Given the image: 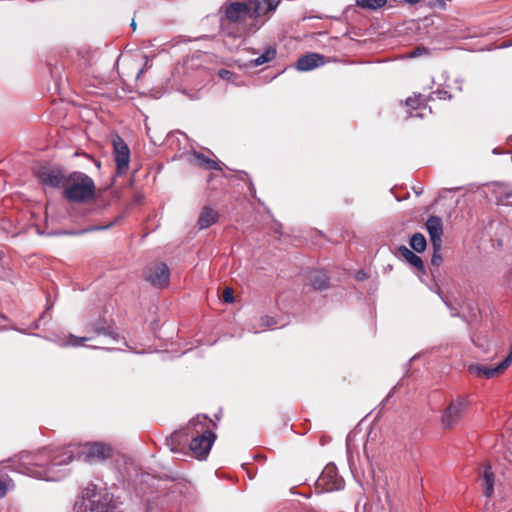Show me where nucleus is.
Instances as JSON below:
<instances>
[{
	"instance_id": "c756f323",
	"label": "nucleus",
	"mask_w": 512,
	"mask_h": 512,
	"mask_svg": "<svg viewBox=\"0 0 512 512\" xmlns=\"http://www.w3.org/2000/svg\"><path fill=\"white\" fill-rule=\"evenodd\" d=\"M435 94L441 100H446V99L452 98V95L448 91L443 90V89H438L437 91H435Z\"/></svg>"
},
{
	"instance_id": "79ce46f5",
	"label": "nucleus",
	"mask_w": 512,
	"mask_h": 512,
	"mask_svg": "<svg viewBox=\"0 0 512 512\" xmlns=\"http://www.w3.org/2000/svg\"><path fill=\"white\" fill-rule=\"evenodd\" d=\"M131 26L135 28L136 24L134 21H132Z\"/></svg>"
},
{
	"instance_id": "20e7f679",
	"label": "nucleus",
	"mask_w": 512,
	"mask_h": 512,
	"mask_svg": "<svg viewBox=\"0 0 512 512\" xmlns=\"http://www.w3.org/2000/svg\"><path fill=\"white\" fill-rule=\"evenodd\" d=\"M63 195L70 202H85L94 196L95 185L88 175L74 172L65 179Z\"/></svg>"
},
{
	"instance_id": "6e6552de",
	"label": "nucleus",
	"mask_w": 512,
	"mask_h": 512,
	"mask_svg": "<svg viewBox=\"0 0 512 512\" xmlns=\"http://www.w3.org/2000/svg\"><path fill=\"white\" fill-rule=\"evenodd\" d=\"M112 145L117 174H124L129 169L130 149L125 141L117 134L112 137Z\"/></svg>"
},
{
	"instance_id": "ddd939ff",
	"label": "nucleus",
	"mask_w": 512,
	"mask_h": 512,
	"mask_svg": "<svg viewBox=\"0 0 512 512\" xmlns=\"http://www.w3.org/2000/svg\"><path fill=\"white\" fill-rule=\"evenodd\" d=\"M86 458L88 460H104L112 454V447L101 442L90 443L85 448Z\"/></svg>"
},
{
	"instance_id": "a19ab883",
	"label": "nucleus",
	"mask_w": 512,
	"mask_h": 512,
	"mask_svg": "<svg viewBox=\"0 0 512 512\" xmlns=\"http://www.w3.org/2000/svg\"><path fill=\"white\" fill-rule=\"evenodd\" d=\"M6 317L3 314H0V321L5 320Z\"/></svg>"
},
{
	"instance_id": "dca6fc26",
	"label": "nucleus",
	"mask_w": 512,
	"mask_h": 512,
	"mask_svg": "<svg viewBox=\"0 0 512 512\" xmlns=\"http://www.w3.org/2000/svg\"><path fill=\"white\" fill-rule=\"evenodd\" d=\"M186 428L182 431H176L166 438V445L169 447L171 452L178 453L182 450L181 446L187 442Z\"/></svg>"
},
{
	"instance_id": "4be33fe9",
	"label": "nucleus",
	"mask_w": 512,
	"mask_h": 512,
	"mask_svg": "<svg viewBox=\"0 0 512 512\" xmlns=\"http://www.w3.org/2000/svg\"><path fill=\"white\" fill-rule=\"evenodd\" d=\"M426 245V239L423 234L415 233L412 235L410 239V246L414 251L421 253L425 250Z\"/></svg>"
},
{
	"instance_id": "f3484780",
	"label": "nucleus",
	"mask_w": 512,
	"mask_h": 512,
	"mask_svg": "<svg viewBox=\"0 0 512 512\" xmlns=\"http://www.w3.org/2000/svg\"><path fill=\"white\" fill-rule=\"evenodd\" d=\"M398 253L401 257H403L409 264L418 268L421 272H424V264L422 259L408 249L406 246L402 245L398 248Z\"/></svg>"
},
{
	"instance_id": "c85d7f7f",
	"label": "nucleus",
	"mask_w": 512,
	"mask_h": 512,
	"mask_svg": "<svg viewBox=\"0 0 512 512\" xmlns=\"http://www.w3.org/2000/svg\"><path fill=\"white\" fill-rule=\"evenodd\" d=\"M223 301L225 303H232L234 301L233 290L231 288H225L222 294Z\"/></svg>"
},
{
	"instance_id": "473e14b6",
	"label": "nucleus",
	"mask_w": 512,
	"mask_h": 512,
	"mask_svg": "<svg viewBox=\"0 0 512 512\" xmlns=\"http://www.w3.org/2000/svg\"><path fill=\"white\" fill-rule=\"evenodd\" d=\"M111 226H112V223H110L109 225L104 226V227L94 226V227H91L89 229H85V230L81 231L80 233H84V232H88V231H95V230H103V229H107V228H109Z\"/></svg>"
},
{
	"instance_id": "f257e3e1",
	"label": "nucleus",
	"mask_w": 512,
	"mask_h": 512,
	"mask_svg": "<svg viewBox=\"0 0 512 512\" xmlns=\"http://www.w3.org/2000/svg\"><path fill=\"white\" fill-rule=\"evenodd\" d=\"M279 0H226L221 8V30L225 36L240 38L245 33L243 22L276 10Z\"/></svg>"
},
{
	"instance_id": "cd10ccee",
	"label": "nucleus",
	"mask_w": 512,
	"mask_h": 512,
	"mask_svg": "<svg viewBox=\"0 0 512 512\" xmlns=\"http://www.w3.org/2000/svg\"><path fill=\"white\" fill-rule=\"evenodd\" d=\"M11 488H13L11 480H0V499L3 498Z\"/></svg>"
},
{
	"instance_id": "7ed1b4c3",
	"label": "nucleus",
	"mask_w": 512,
	"mask_h": 512,
	"mask_svg": "<svg viewBox=\"0 0 512 512\" xmlns=\"http://www.w3.org/2000/svg\"><path fill=\"white\" fill-rule=\"evenodd\" d=\"M208 421L211 422L206 415H197L186 427V436L192 437L189 448L198 459L208 456L216 439L215 433L208 429Z\"/></svg>"
},
{
	"instance_id": "aec40b11",
	"label": "nucleus",
	"mask_w": 512,
	"mask_h": 512,
	"mask_svg": "<svg viewBox=\"0 0 512 512\" xmlns=\"http://www.w3.org/2000/svg\"><path fill=\"white\" fill-rule=\"evenodd\" d=\"M481 480L485 496L491 497L494 492V474L490 466L485 467Z\"/></svg>"
},
{
	"instance_id": "a878e982",
	"label": "nucleus",
	"mask_w": 512,
	"mask_h": 512,
	"mask_svg": "<svg viewBox=\"0 0 512 512\" xmlns=\"http://www.w3.org/2000/svg\"><path fill=\"white\" fill-rule=\"evenodd\" d=\"M424 98L421 94L414 95V97L407 98L405 104L411 109H426V106H422Z\"/></svg>"
},
{
	"instance_id": "6ab92c4d",
	"label": "nucleus",
	"mask_w": 512,
	"mask_h": 512,
	"mask_svg": "<svg viewBox=\"0 0 512 512\" xmlns=\"http://www.w3.org/2000/svg\"><path fill=\"white\" fill-rule=\"evenodd\" d=\"M217 219L218 213L215 210L209 207H204L202 212L200 213L197 224L200 229H206L212 224H214L217 221Z\"/></svg>"
},
{
	"instance_id": "72a5a7b5",
	"label": "nucleus",
	"mask_w": 512,
	"mask_h": 512,
	"mask_svg": "<svg viewBox=\"0 0 512 512\" xmlns=\"http://www.w3.org/2000/svg\"><path fill=\"white\" fill-rule=\"evenodd\" d=\"M355 277L357 280L363 281L367 278V274L364 271L360 270L356 273Z\"/></svg>"
},
{
	"instance_id": "2eb2a0df",
	"label": "nucleus",
	"mask_w": 512,
	"mask_h": 512,
	"mask_svg": "<svg viewBox=\"0 0 512 512\" xmlns=\"http://www.w3.org/2000/svg\"><path fill=\"white\" fill-rule=\"evenodd\" d=\"M325 63L324 56L318 53H308L301 56L297 63L296 68L299 71H310Z\"/></svg>"
},
{
	"instance_id": "a211bd4d",
	"label": "nucleus",
	"mask_w": 512,
	"mask_h": 512,
	"mask_svg": "<svg viewBox=\"0 0 512 512\" xmlns=\"http://www.w3.org/2000/svg\"><path fill=\"white\" fill-rule=\"evenodd\" d=\"M308 279L316 290H323L328 287V276L322 270H313L309 273Z\"/></svg>"
},
{
	"instance_id": "58836bf2",
	"label": "nucleus",
	"mask_w": 512,
	"mask_h": 512,
	"mask_svg": "<svg viewBox=\"0 0 512 512\" xmlns=\"http://www.w3.org/2000/svg\"><path fill=\"white\" fill-rule=\"evenodd\" d=\"M143 72H144V68L140 69L139 72L137 73L136 78H139Z\"/></svg>"
},
{
	"instance_id": "9d476101",
	"label": "nucleus",
	"mask_w": 512,
	"mask_h": 512,
	"mask_svg": "<svg viewBox=\"0 0 512 512\" xmlns=\"http://www.w3.org/2000/svg\"><path fill=\"white\" fill-rule=\"evenodd\" d=\"M146 280L156 288L166 287L170 279V271L166 264L158 263L146 271Z\"/></svg>"
},
{
	"instance_id": "f704fd0d",
	"label": "nucleus",
	"mask_w": 512,
	"mask_h": 512,
	"mask_svg": "<svg viewBox=\"0 0 512 512\" xmlns=\"http://www.w3.org/2000/svg\"><path fill=\"white\" fill-rule=\"evenodd\" d=\"M249 191H250V194L255 197V194H256V189H255V186L252 182L249 183Z\"/></svg>"
},
{
	"instance_id": "bb28decb",
	"label": "nucleus",
	"mask_w": 512,
	"mask_h": 512,
	"mask_svg": "<svg viewBox=\"0 0 512 512\" xmlns=\"http://www.w3.org/2000/svg\"><path fill=\"white\" fill-rule=\"evenodd\" d=\"M433 247V254L431 257V265L438 268L440 264L442 263V256H441V247L442 243H439L438 246H432Z\"/></svg>"
},
{
	"instance_id": "412c9836",
	"label": "nucleus",
	"mask_w": 512,
	"mask_h": 512,
	"mask_svg": "<svg viewBox=\"0 0 512 512\" xmlns=\"http://www.w3.org/2000/svg\"><path fill=\"white\" fill-rule=\"evenodd\" d=\"M275 57H276V49L269 47L260 56H258L255 59L250 60L249 64L251 67H257V66H260V65H263L265 63L272 61Z\"/></svg>"
},
{
	"instance_id": "423d86ee",
	"label": "nucleus",
	"mask_w": 512,
	"mask_h": 512,
	"mask_svg": "<svg viewBox=\"0 0 512 512\" xmlns=\"http://www.w3.org/2000/svg\"><path fill=\"white\" fill-rule=\"evenodd\" d=\"M468 405V396H457L452 399L441 414L442 427L451 429L459 425L466 415Z\"/></svg>"
},
{
	"instance_id": "1a4fd4ad",
	"label": "nucleus",
	"mask_w": 512,
	"mask_h": 512,
	"mask_svg": "<svg viewBox=\"0 0 512 512\" xmlns=\"http://www.w3.org/2000/svg\"><path fill=\"white\" fill-rule=\"evenodd\" d=\"M318 482L319 485L323 486L327 491L340 490L344 486V481L338 475L337 468L333 464H329L323 469Z\"/></svg>"
},
{
	"instance_id": "4468645a",
	"label": "nucleus",
	"mask_w": 512,
	"mask_h": 512,
	"mask_svg": "<svg viewBox=\"0 0 512 512\" xmlns=\"http://www.w3.org/2000/svg\"><path fill=\"white\" fill-rule=\"evenodd\" d=\"M426 228L430 237L432 246H438L442 243L443 225L438 216L431 215L426 221Z\"/></svg>"
},
{
	"instance_id": "c9c22d12",
	"label": "nucleus",
	"mask_w": 512,
	"mask_h": 512,
	"mask_svg": "<svg viewBox=\"0 0 512 512\" xmlns=\"http://www.w3.org/2000/svg\"><path fill=\"white\" fill-rule=\"evenodd\" d=\"M403 1L407 4L415 5V4L419 3L421 0H403Z\"/></svg>"
},
{
	"instance_id": "0eeeda50",
	"label": "nucleus",
	"mask_w": 512,
	"mask_h": 512,
	"mask_svg": "<svg viewBox=\"0 0 512 512\" xmlns=\"http://www.w3.org/2000/svg\"><path fill=\"white\" fill-rule=\"evenodd\" d=\"M512 362V344L510 346V352L497 366L489 367L481 364H470L468 366V372L478 378H494L502 373Z\"/></svg>"
},
{
	"instance_id": "39448f33",
	"label": "nucleus",
	"mask_w": 512,
	"mask_h": 512,
	"mask_svg": "<svg viewBox=\"0 0 512 512\" xmlns=\"http://www.w3.org/2000/svg\"><path fill=\"white\" fill-rule=\"evenodd\" d=\"M113 496L108 492L97 491L88 486L82 493L80 501L74 505V512H116Z\"/></svg>"
},
{
	"instance_id": "9b49d317",
	"label": "nucleus",
	"mask_w": 512,
	"mask_h": 512,
	"mask_svg": "<svg viewBox=\"0 0 512 512\" xmlns=\"http://www.w3.org/2000/svg\"><path fill=\"white\" fill-rule=\"evenodd\" d=\"M85 329L87 332H92L96 336L103 335L108 337L113 342H117L119 340V334L115 331L114 326L102 318L89 322Z\"/></svg>"
},
{
	"instance_id": "f03ea898",
	"label": "nucleus",
	"mask_w": 512,
	"mask_h": 512,
	"mask_svg": "<svg viewBox=\"0 0 512 512\" xmlns=\"http://www.w3.org/2000/svg\"><path fill=\"white\" fill-rule=\"evenodd\" d=\"M73 459L74 453L71 446L45 449L31 461L25 462L28 465L25 473L40 480L58 481L65 475L59 467L69 464Z\"/></svg>"
},
{
	"instance_id": "ea45409f",
	"label": "nucleus",
	"mask_w": 512,
	"mask_h": 512,
	"mask_svg": "<svg viewBox=\"0 0 512 512\" xmlns=\"http://www.w3.org/2000/svg\"><path fill=\"white\" fill-rule=\"evenodd\" d=\"M419 54V49H416L413 53H412V56L415 57Z\"/></svg>"
},
{
	"instance_id": "7c9ffc66",
	"label": "nucleus",
	"mask_w": 512,
	"mask_h": 512,
	"mask_svg": "<svg viewBox=\"0 0 512 512\" xmlns=\"http://www.w3.org/2000/svg\"><path fill=\"white\" fill-rule=\"evenodd\" d=\"M261 322H262V325L265 327H271L276 324V321L274 320V318L269 317V316L262 317Z\"/></svg>"
},
{
	"instance_id": "5701e85b",
	"label": "nucleus",
	"mask_w": 512,
	"mask_h": 512,
	"mask_svg": "<svg viewBox=\"0 0 512 512\" xmlns=\"http://www.w3.org/2000/svg\"><path fill=\"white\" fill-rule=\"evenodd\" d=\"M356 5L367 10H377L382 8L387 0H356Z\"/></svg>"
},
{
	"instance_id": "393cba45",
	"label": "nucleus",
	"mask_w": 512,
	"mask_h": 512,
	"mask_svg": "<svg viewBox=\"0 0 512 512\" xmlns=\"http://www.w3.org/2000/svg\"><path fill=\"white\" fill-rule=\"evenodd\" d=\"M92 337H77L72 334H70L65 341H59L57 342L59 346H73L78 347L82 345L84 342L91 340Z\"/></svg>"
},
{
	"instance_id": "2f4dec72",
	"label": "nucleus",
	"mask_w": 512,
	"mask_h": 512,
	"mask_svg": "<svg viewBox=\"0 0 512 512\" xmlns=\"http://www.w3.org/2000/svg\"><path fill=\"white\" fill-rule=\"evenodd\" d=\"M219 76L222 78V79H226L228 81H231V77L233 76V73L229 70H226V69H222L219 71Z\"/></svg>"
},
{
	"instance_id": "4c0bfd02",
	"label": "nucleus",
	"mask_w": 512,
	"mask_h": 512,
	"mask_svg": "<svg viewBox=\"0 0 512 512\" xmlns=\"http://www.w3.org/2000/svg\"><path fill=\"white\" fill-rule=\"evenodd\" d=\"M346 444H347V450L349 452L350 449H351V438H350V436H348Z\"/></svg>"
},
{
	"instance_id": "f8f14e48",
	"label": "nucleus",
	"mask_w": 512,
	"mask_h": 512,
	"mask_svg": "<svg viewBox=\"0 0 512 512\" xmlns=\"http://www.w3.org/2000/svg\"><path fill=\"white\" fill-rule=\"evenodd\" d=\"M37 178L43 185L57 188L63 186L65 179L60 171L41 168L37 171Z\"/></svg>"
},
{
	"instance_id": "b1692460",
	"label": "nucleus",
	"mask_w": 512,
	"mask_h": 512,
	"mask_svg": "<svg viewBox=\"0 0 512 512\" xmlns=\"http://www.w3.org/2000/svg\"><path fill=\"white\" fill-rule=\"evenodd\" d=\"M194 157L197 160V164L199 166H204L209 170H218L220 169L218 163L212 159L207 158L201 153L194 152Z\"/></svg>"
},
{
	"instance_id": "e433bc0d",
	"label": "nucleus",
	"mask_w": 512,
	"mask_h": 512,
	"mask_svg": "<svg viewBox=\"0 0 512 512\" xmlns=\"http://www.w3.org/2000/svg\"><path fill=\"white\" fill-rule=\"evenodd\" d=\"M409 116L410 117H423L424 114L423 113H416V114H413L411 111H409Z\"/></svg>"
}]
</instances>
